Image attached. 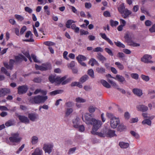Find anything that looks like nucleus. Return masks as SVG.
<instances>
[{
  "mask_svg": "<svg viewBox=\"0 0 155 155\" xmlns=\"http://www.w3.org/2000/svg\"><path fill=\"white\" fill-rule=\"evenodd\" d=\"M128 43L130 45L134 47H138L140 46L139 44L136 43L132 40H131L130 42Z\"/></svg>",
  "mask_w": 155,
  "mask_h": 155,
  "instance_id": "41",
  "label": "nucleus"
},
{
  "mask_svg": "<svg viewBox=\"0 0 155 155\" xmlns=\"http://www.w3.org/2000/svg\"><path fill=\"white\" fill-rule=\"evenodd\" d=\"M44 44L47 46H53L55 45L54 43L50 41H47L44 42Z\"/></svg>",
  "mask_w": 155,
  "mask_h": 155,
  "instance_id": "52",
  "label": "nucleus"
},
{
  "mask_svg": "<svg viewBox=\"0 0 155 155\" xmlns=\"http://www.w3.org/2000/svg\"><path fill=\"white\" fill-rule=\"evenodd\" d=\"M89 63L92 66H93L94 64H97L98 65L99 64L97 61L93 58H92L90 60Z\"/></svg>",
  "mask_w": 155,
  "mask_h": 155,
  "instance_id": "29",
  "label": "nucleus"
},
{
  "mask_svg": "<svg viewBox=\"0 0 155 155\" xmlns=\"http://www.w3.org/2000/svg\"><path fill=\"white\" fill-rule=\"evenodd\" d=\"M80 35H86L88 34L89 32L87 31H85L84 30L81 29L80 30Z\"/></svg>",
  "mask_w": 155,
  "mask_h": 155,
  "instance_id": "59",
  "label": "nucleus"
},
{
  "mask_svg": "<svg viewBox=\"0 0 155 155\" xmlns=\"http://www.w3.org/2000/svg\"><path fill=\"white\" fill-rule=\"evenodd\" d=\"M38 115L35 113L29 114H28V117L30 120L33 121H35L37 119Z\"/></svg>",
  "mask_w": 155,
  "mask_h": 155,
  "instance_id": "21",
  "label": "nucleus"
},
{
  "mask_svg": "<svg viewBox=\"0 0 155 155\" xmlns=\"http://www.w3.org/2000/svg\"><path fill=\"white\" fill-rule=\"evenodd\" d=\"M117 130L120 131H122L125 129V126L123 124H120L117 127Z\"/></svg>",
  "mask_w": 155,
  "mask_h": 155,
  "instance_id": "43",
  "label": "nucleus"
},
{
  "mask_svg": "<svg viewBox=\"0 0 155 155\" xmlns=\"http://www.w3.org/2000/svg\"><path fill=\"white\" fill-rule=\"evenodd\" d=\"M114 43L115 45L118 47L123 48H125V45L119 41L114 42Z\"/></svg>",
  "mask_w": 155,
  "mask_h": 155,
  "instance_id": "42",
  "label": "nucleus"
},
{
  "mask_svg": "<svg viewBox=\"0 0 155 155\" xmlns=\"http://www.w3.org/2000/svg\"><path fill=\"white\" fill-rule=\"evenodd\" d=\"M42 150L39 148H36L34 152L31 154V155H42Z\"/></svg>",
  "mask_w": 155,
  "mask_h": 155,
  "instance_id": "27",
  "label": "nucleus"
},
{
  "mask_svg": "<svg viewBox=\"0 0 155 155\" xmlns=\"http://www.w3.org/2000/svg\"><path fill=\"white\" fill-rule=\"evenodd\" d=\"M15 17L18 21H22L24 19V18L23 17H22V16H21L20 15H17V14L15 15Z\"/></svg>",
  "mask_w": 155,
  "mask_h": 155,
  "instance_id": "48",
  "label": "nucleus"
},
{
  "mask_svg": "<svg viewBox=\"0 0 155 155\" xmlns=\"http://www.w3.org/2000/svg\"><path fill=\"white\" fill-rule=\"evenodd\" d=\"M1 73L5 74L7 76L10 77V74L4 67H2L1 68Z\"/></svg>",
  "mask_w": 155,
  "mask_h": 155,
  "instance_id": "34",
  "label": "nucleus"
},
{
  "mask_svg": "<svg viewBox=\"0 0 155 155\" xmlns=\"http://www.w3.org/2000/svg\"><path fill=\"white\" fill-rule=\"evenodd\" d=\"M107 81L110 83L111 85L114 88H116V87H118V86L116 84V83L114 81L110 80L109 79H107Z\"/></svg>",
  "mask_w": 155,
  "mask_h": 155,
  "instance_id": "45",
  "label": "nucleus"
},
{
  "mask_svg": "<svg viewBox=\"0 0 155 155\" xmlns=\"http://www.w3.org/2000/svg\"><path fill=\"white\" fill-rule=\"evenodd\" d=\"M134 37V35L133 33L128 31L125 34L124 38L125 40V41L128 43L132 40Z\"/></svg>",
  "mask_w": 155,
  "mask_h": 155,
  "instance_id": "8",
  "label": "nucleus"
},
{
  "mask_svg": "<svg viewBox=\"0 0 155 155\" xmlns=\"http://www.w3.org/2000/svg\"><path fill=\"white\" fill-rule=\"evenodd\" d=\"M107 116L110 119V125L111 127L115 128L120 123L119 118L114 117L113 114L110 113H107Z\"/></svg>",
  "mask_w": 155,
  "mask_h": 155,
  "instance_id": "3",
  "label": "nucleus"
},
{
  "mask_svg": "<svg viewBox=\"0 0 155 155\" xmlns=\"http://www.w3.org/2000/svg\"><path fill=\"white\" fill-rule=\"evenodd\" d=\"M97 58L100 61H104L106 60L107 59L104 56L101 54V53H97Z\"/></svg>",
  "mask_w": 155,
  "mask_h": 155,
  "instance_id": "32",
  "label": "nucleus"
},
{
  "mask_svg": "<svg viewBox=\"0 0 155 155\" xmlns=\"http://www.w3.org/2000/svg\"><path fill=\"white\" fill-rule=\"evenodd\" d=\"M78 129V130L81 132H83L84 130V126L82 125H79L78 127L77 128Z\"/></svg>",
  "mask_w": 155,
  "mask_h": 155,
  "instance_id": "58",
  "label": "nucleus"
},
{
  "mask_svg": "<svg viewBox=\"0 0 155 155\" xmlns=\"http://www.w3.org/2000/svg\"><path fill=\"white\" fill-rule=\"evenodd\" d=\"M87 73L91 78H94V71L93 69H89L87 71Z\"/></svg>",
  "mask_w": 155,
  "mask_h": 155,
  "instance_id": "36",
  "label": "nucleus"
},
{
  "mask_svg": "<svg viewBox=\"0 0 155 155\" xmlns=\"http://www.w3.org/2000/svg\"><path fill=\"white\" fill-rule=\"evenodd\" d=\"M115 65H117L118 68L120 70H122L124 68V66L119 62H116L115 63Z\"/></svg>",
  "mask_w": 155,
  "mask_h": 155,
  "instance_id": "40",
  "label": "nucleus"
},
{
  "mask_svg": "<svg viewBox=\"0 0 155 155\" xmlns=\"http://www.w3.org/2000/svg\"><path fill=\"white\" fill-rule=\"evenodd\" d=\"M125 9V7L123 4H121L120 5L118 8V10L119 12L121 14H123L124 12Z\"/></svg>",
  "mask_w": 155,
  "mask_h": 155,
  "instance_id": "24",
  "label": "nucleus"
},
{
  "mask_svg": "<svg viewBox=\"0 0 155 155\" xmlns=\"http://www.w3.org/2000/svg\"><path fill=\"white\" fill-rule=\"evenodd\" d=\"M105 51L110 55L113 56L114 55V54L112 51L109 48H105Z\"/></svg>",
  "mask_w": 155,
  "mask_h": 155,
  "instance_id": "50",
  "label": "nucleus"
},
{
  "mask_svg": "<svg viewBox=\"0 0 155 155\" xmlns=\"http://www.w3.org/2000/svg\"><path fill=\"white\" fill-rule=\"evenodd\" d=\"M76 58L78 62L85 61L87 59V58L85 56L81 54L79 55Z\"/></svg>",
  "mask_w": 155,
  "mask_h": 155,
  "instance_id": "30",
  "label": "nucleus"
},
{
  "mask_svg": "<svg viewBox=\"0 0 155 155\" xmlns=\"http://www.w3.org/2000/svg\"><path fill=\"white\" fill-rule=\"evenodd\" d=\"M136 107L138 111L143 112L146 111L148 110V107L143 105H137Z\"/></svg>",
  "mask_w": 155,
  "mask_h": 155,
  "instance_id": "14",
  "label": "nucleus"
},
{
  "mask_svg": "<svg viewBox=\"0 0 155 155\" xmlns=\"http://www.w3.org/2000/svg\"><path fill=\"white\" fill-rule=\"evenodd\" d=\"M53 145L52 144L50 143H46L44 144L43 149L45 152L50 154L52 151Z\"/></svg>",
  "mask_w": 155,
  "mask_h": 155,
  "instance_id": "7",
  "label": "nucleus"
},
{
  "mask_svg": "<svg viewBox=\"0 0 155 155\" xmlns=\"http://www.w3.org/2000/svg\"><path fill=\"white\" fill-rule=\"evenodd\" d=\"M130 133L136 139H138L140 137L139 134L134 131H131Z\"/></svg>",
  "mask_w": 155,
  "mask_h": 155,
  "instance_id": "44",
  "label": "nucleus"
},
{
  "mask_svg": "<svg viewBox=\"0 0 155 155\" xmlns=\"http://www.w3.org/2000/svg\"><path fill=\"white\" fill-rule=\"evenodd\" d=\"M96 71L97 72L100 74H103L105 73V68L102 67H98L96 68Z\"/></svg>",
  "mask_w": 155,
  "mask_h": 155,
  "instance_id": "26",
  "label": "nucleus"
},
{
  "mask_svg": "<svg viewBox=\"0 0 155 155\" xmlns=\"http://www.w3.org/2000/svg\"><path fill=\"white\" fill-rule=\"evenodd\" d=\"M28 89V87L26 85H23L19 86L18 88V94H21L25 93Z\"/></svg>",
  "mask_w": 155,
  "mask_h": 155,
  "instance_id": "11",
  "label": "nucleus"
},
{
  "mask_svg": "<svg viewBox=\"0 0 155 155\" xmlns=\"http://www.w3.org/2000/svg\"><path fill=\"white\" fill-rule=\"evenodd\" d=\"M51 68V65L50 64H43L40 67V70L42 71H45L50 69Z\"/></svg>",
  "mask_w": 155,
  "mask_h": 155,
  "instance_id": "16",
  "label": "nucleus"
},
{
  "mask_svg": "<svg viewBox=\"0 0 155 155\" xmlns=\"http://www.w3.org/2000/svg\"><path fill=\"white\" fill-rule=\"evenodd\" d=\"M97 108L94 105H91L88 108V110L91 113H94Z\"/></svg>",
  "mask_w": 155,
  "mask_h": 155,
  "instance_id": "31",
  "label": "nucleus"
},
{
  "mask_svg": "<svg viewBox=\"0 0 155 155\" xmlns=\"http://www.w3.org/2000/svg\"><path fill=\"white\" fill-rule=\"evenodd\" d=\"M93 51L96 52H102L103 51V49L100 47H97L93 49Z\"/></svg>",
  "mask_w": 155,
  "mask_h": 155,
  "instance_id": "51",
  "label": "nucleus"
},
{
  "mask_svg": "<svg viewBox=\"0 0 155 155\" xmlns=\"http://www.w3.org/2000/svg\"><path fill=\"white\" fill-rule=\"evenodd\" d=\"M131 77L136 80L138 79L139 78V75L136 73H132L131 74Z\"/></svg>",
  "mask_w": 155,
  "mask_h": 155,
  "instance_id": "56",
  "label": "nucleus"
},
{
  "mask_svg": "<svg viewBox=\"0 0 155 155\" xmlns=\"http://www.w3.org/2000/svg\"><path fill=\"white\" fill-rule=\"evenodd\" d=\"M93 117V115L88 113L85 114L84 116H82V118L84 121L86 123L89 125L92 124L94 118H91Z\"/></svg>",
  "mask_w": 155,
  "mask_h": 155,
  "instance_id": "5",
  "label": "nucleus"
},
{
  "mask_svg": "<svg viewBox=\"0 0 155 155\" xmlns=\"http://www.w3.org/2000/svg\"><path fill=\"white\" fill-rule=\"evenodd\" d=\"M94 133H91L93 134L96 135L101 137H106V130L102 131L100 132L95 131Z\"/></svg>",
  "mask_w": 155,
  "mask_h": 155,
  "instance_id": "17",
  "label": "nucleus"
},
{
  "mask_svg": "<svg viewBox=\"0 0 155 155\" xmlns=\"http://www.w3.org/2000/svg\"><path fill=\"white\" fill-rule=\"evenodd\" d=\"M102 124V123L101 121L94 119L92 124H90L93 125L92 130L91 131V133H94L95 131H97L101 127Z\"/></svg>",
  "mask_w": 155,
  "mask_h": 155,
  "instance_id": "4",
  "label": "nucleus"
},
{
  "mask_svg": "<svg viewBox=\"0 0 155 155\" xmlns=\"http://www.w3.org/2000/svg\"><path fill=\"white\" fill-rule=\"evenodd\" d=\"M22 55H19L18 56H16L15 57L16 61L17 62H20L22 60L21 56Z\"/></svg>",
  "mask_w": 155,
  "mask_h": 155,
  "instance_id": "53",
  "label": "nucleus"
},
{
  "mask_svg": "<svg viewBox=\"0 0 155 155\" xmlns=\"http://www.w3.org/2000/svg\"><path fill=\"white\" fill-rule=\"evenodd\" d=\"M113 78L121 82H126L125 78L123 76L118 74L115 77Z\"/></svg>",
  "mask_w": 155,
  "mask_h": 155,
  "instance_id": "20",
  "label": "nucleus"
},
{
  "mask_svg": "<svg viewBox=\"0 0 155 155\" xmlns=\"http://www.w3.org/2000/svg\"><path fill=\"white\" fill-rule=\"evenodd\" d=\"M129 145L128 143L124 142H120L119 143V145L122 148H126L129 146Z\"/></svg>",
  "mask_w": 155,
  "mask_h": 155,
  "instance_id": "28",
  "label": "nucleus"
},
{
  "mask_svg": "<svg viewBox=\"0 0 155 155\" xmlns=\"http://www.w3.org/2000/svg\"><path fill=\"white\" fill-rule=\"evenodd\" d=\"M68 54V52L67 51H64L63 53V56L64 58L67 60H69V58L67 57V55Z\"/></svg>",
  "mask_w": 155,
  "mask_h": 155,
  "instance_id": "62",
  "label": "nucleus"
},
{
  "mask_svg": "<svg viewBox=\"0 0 155 155\" xmlns=\"http://www.w3.org/2000/svg\"><path fill=\"white\" fill-rule=\"evenodd\" d=\"M48 99V97L47 96L38 95L30 97L29 100L32 104H39L44 103Z\"/></svg>",
  "mask_w": 155,
  "mask_h": 155,
  "instance_id": "2",
  "label": "nucleus"
},
{
  "mask_svg": "<svg viewBox=\"0 0 155 155\" xmlns=\"http://www.w3.org/2000/svg\"><path fill=\"white\" fill-rule=\"evenodd\" d=\"M149 30L151 32H155V24L153 25Z\"/></svg>",
  "mask_w": 155,
  "mask_h": 155,
  "instance_id": "64",
  "label": "nucleus"
},
{
  "mask_svg": "<svg viewBox=\"0 0 155 155\" xmlns=\"http://www.w3.org/2000/svg\"><path fill=\"white\" fill-rule=\"evenodd\" d=\"M100 35L101 36V38L105 40L106 41L107 40L108 38H107L106 34L105 33H100Z\"/></svg>",
  "mask_w": 155,
  "mask_h": 155,
  "instance_id": "60",
  "label": "nucleus"
},
{
  "mask_svg": "<svg viewBox=\"0 0 155 155\" xmlns=\"http://www.w3.org/2000/svg\"><path fill=\"white\" fill-rule=\"evenodd\" d=\"M11 93L10 90L8 88H0V97H3Z\"/></svg>",
  "mask_w": 155,
  "mask_h": 155,
  "instance_id": "9",
  "label": "nucleus"
},
{
  "mask_svg": "<svg viewBox=\"0 0 155 155\" xmlns=\"http://www.w3.org/2000/svg\"><path fill=\"white\" fill-rule=\"evenodd\" d=\"M110 24L112 26H116L118 24V22L117 21H114L111 20L110 21Z\"/></svg>",
  "mask_w": 155,
  "mask_h": 155,
  "instance_id": "49",
  "label": "nucleus"
},
{
  "mask_svg": "<svg viewBox=\"0 0 155 155\" xmlns=\"http://www.w3.org/2000/svg\"><path fill=\"white\" fill-rule=\"evenodd\" d=\"M66 76L60 78L52 75L49 76V80L52 83L54 82H55L58 84L61 83L62 85H63L66 84L72 80L71 78H69L66 79Z\"/></svg>",
  "mask_w": 155,
  "mask_h": 155,
  "instance_id": "1",
  "label": "nucleus"
},
{
  "mask_svg": "<svg viewBox=\"0 0 155 155\" xmlns=\"http://www.w3.org/2000/svg\"><path fill=\"white\" fill-rule=\"evenodd\" d=\"M73 111V109L72 108H67L65 113V116L67 117Z\"/></svg>",
  "mask_w": 155,
  "mask_h": 155,
  "instance_id": "46",
  "label": "nucleus"
},
{
  "mask_svg": "<svg viewBox=\"0 0 155 155\" xmlns=\"http://www.w3.org/2000/svg\"><path fill=\"white\" fill-rule=\"evenodd\" d=\"M106 137H111L116 136L115 134V131L113 130H106Z\"/></svg>",
  "mask_w": 155,
  "mask_h": 155,
  "instance_id": "15",
  "label": "nucleus"
},
{
  "mask_svg": "<svg viewBox=\"0 0 155 155\" xmlns=\"http://www.w3.org/2000/svg\"><path fill=\"white\" fill-rule=\"evenodd\" d=\"M142 124L143 125L147 124L150 126L151 124V121L149 119H146L142 121Z\"/></svg>",
  "mask_w": 155,
  "mask_h": 155,
  "instance_id": "38",
  "label": "nucleus"
},
{
  "mask_svg": "<svg viewBox=\"0 0 155 155\" xmlns=\"http://www.w3.org/2000/svg\"><path fill=\"white\" fill-rule=\"evenodd\" d=\"M71 87L77 86L78 87L81 88L82 87V85L79 82H72L71 84Z\"/></svg>",
  "mask_w": 155,
  "mask_h": 155,
  "instance_id": "33",
  "label": "nucleus"
},
{
  "mask_svg": "<svg viewBox=\"0 0 155 155\" xmlns=\"http://www.w3.org/2000/svg\"><path fill=\"white\" fill-rule=\"evenodd\" d=\"M133 93L135 95L138 96H140L142 95V91L138 88H134L132 90Z\"/></svg>",
  "mask_w": 155,
  "mask_h": 155,
  "instance_id": "19",
  "label": "nucleus"
},
{
  "mask_svg": "<svg viewBox=\"0 0 155 155\" xmlns=\"http://www.w3.org/2000/svg\"><path fill=\"white\" fill-rule=\"evenodd\" d=\"M25 10L26 12H27L29 13H31L32 12V9L28 7H25Z\"/></svg>",
  "mask_w": 155,
  "mask_h": 155,
  "instance_id": "61",
  "label": "nucleus"
},
{
  "mask_svg": "<svg viewBox=\"0 0 155 155\" xmlns=\"http://www.w3.org/2000/svg\"><path fill=\"white\" fill-rule=\"evenodd\" d=\"M75 101L77 103H84L86 102V100L80 97H78L76 98Z\"/></svg>",
  "mask_w": 155,
  "mask_h": 155,
  "instance_id": "39",
  "label": "nucleus"
},
{
  "mask_svg": "<svg viewBox=\"0 0 155 155\" xmlns=\"http://www.w3.org/2000/svg\"><path fill=\"white\" fill-rule=\"evenodd\" d=\"M132 12L130 11L127 9H126L124 11V14H122V16L124 18H126L129 17V16L130 15Z\"/></svg>",
  "mask_w": 155,
  "mask_h": 155,
  "instance_id": "22",
  "label": "nucleus"
},
{
  "mask_svg": "<svg viewBox=\"0 0 155 155\" xmlns=\"http://www.w3.org/2000/svg\"><path fill=\"white\" fill-rule=\"evenodd\" d=\"M76 22V21H75L72 20H69L67 21L66 22V27L68 28H70V26L71 25V24L72 23H75Z\"/></svg>",
  "mask_w": 155,
  "mask_h": 155,
  "instance_id": "37",
  "label": "nucleus"
},
{
  "mask_svg": "<svg viewBox=\"0 0 155 155\" xmlns=\"http://www.w3.org/2000/svg\"><path fill=\"white\" fill-rule=\"evenodd\" d=\"M152 57L150 55L148 54L144 55L141 58V61L146 63H152L153 61L150 60Z\"/></svg>",
  "mask_w": 155,
  "mask_h": 155,
  "instance_id": "10",
  "label": "nucleus"
},
{
  "mask_svg": "<svg viewBox=\"0 0 155 155\" xmlns=\"http://www.w3.org/2000/svg\"><path fill=\"white\" fill-rule=\"evenodd\" d=\"M38 138L36 136H33L31 138V143L33 145L36 144L38 143Z\"/></svg>",
  "mask_w": 155,
  "mask_h": 155,
  "instance_id": "23",
  "label": "nucleus"
},
{
  "mask_svg": "<svg viewBox=\"0 0 155 155\" xmlns=\"http://www.w3.org/2000/svg\"><path fill=\"white\" fill-rule=\"evenodd\" d=\"M15 61L14 60L10 59L9 61V64L7 62H4V66L7 69L12 70L13 68V65Z\"/></svg>",
  "mask_w": 155,
  "mask_h": 155,
  "instance_id": "13",
  "label": "nucleus"
},
{
  "mask_svg": "<svg viewBox=\"0 0 155 155\" xmlns=\"http://www.w3.org/2000/svg\"><path fill=\"white\" fill-rule=\"evenodd\" d=\"M75 65V63L74 61H72L70 63L68 64V67H73Z\"/></svg>",
  "mask_w": 155,
  "mask_h": 155,
  "instance_id": "63",
  "label": "nucleus"
},
{
  "mask_svg": "<svg viewBox=\"0 0 155 155\" xmlns=\"http://www.w3.org/2000/svg\"><path fill=\"white\" fill-rule=\"evenodd\" d=\"M66 106L68 107H72L74 105V103L71 101H69L66 102L65 104Z\"/></svg>",
  "mask_w": 155,
  "mask_h": 155,
  "instance_id": "47",
  "label": "nucleus"
},
{
  "mask_svg": "<svg viewBox=\"0 0 155 155\" xmlns=\"http://www.w3.org/2000/svg\"><path fill=\"white\" fill-rule=\"evenodd\" d=\"M76 148V147L71 148L69 149L68 153V154H71L74 153L75 151Z\"/></svg>",
  "mask_w": 155,
  "mask_h": 155,
  "instance_id": "57",
  "label": "nucleus"
},
{
  "mask_svg": "<svg viewBox=\"0 0 155 155\" xmlns=\"http://www.w3.org/2000/svg\"><path fill=\"white\" fill-rule=\"evenodd\" d=\"M141 78L146 81H149L150 78L148 76H146L144 75H142L141 76Z\"/></svg>",
  "mask_w": 155,
  "mask_h": 155,
  "instance_id": "54",
  "label": "nucleus"
},
{
  "mask_svg": "<svg viewBox=\"0 0 155 155\" xmlns=\"http://www.w3.org/2000/svg\"><path fill=\"white\" fill-rule=\"evenodd\" d=\"M17 117L20 121L22 123L27 124L29 123L30 122L29 120L27 117L25 116L18 115Z\"/></svg>",
  "mask_w": 155,
  "mask_h": 155,
  "instance_id": "12",
  "label": "nucleus"
},
{
  "mask_svg": "<svg viewBox=\"0 0 155 155\" xmlns=\"http://www.w3.org/2000/svg\"><path fill=\"white\" fill-rule=\"evenodd\" d=\"M88 78V76L87 75H85L81 78L79 81L81 83H83L87 80Z\"/></svg>",
  "mask_w": 155,
  "mask_h": 155,
  "instance_id": "35",
  "label": "nucleus"
},
{
  "mask_svg": "<svg viewBox=\"0 0 155 155\" xmlns=\"http://www.w3.org/2000/svg\"><path fill=\"white\" fill-rule=\"evenodd\" d=\"M73 126L75 128H78L80 125V119L78 118L74 119L72 120Z\"/></svg>",
  "mask_w": 155,
  "mask_h": 155,
  "instance_id": "18",
  "label": "nucleus"
},
{
  "mask_svg": "<svg viewBox=\"0 0 155 155\" xmlns=\"http://www.w3.org/2000/svg\"><path fill=\"white\" fill-rule=\"evenodd\" d=\"M100 82L105 87L107 88H109L111 87L110 85L106 81L104 80H101Z\"/></svg>",
  "mask_w": 155,
  "mask_h": 155,
  "instance_id": "25",
  "label": "nucleus"
},
{
  "mask_svg": "<svg viewBox=\"0 0 155 155\" xmlns=\"http://www.w3.org/2000/svg\"><path fill=\"white\" fill-rule=\"evenodd\" d=\"M61 91V90H55L50 92V94L51 95H55L57 94L60 93Z\"/></svg>",
  "mask_w": 155,
  "mask_h": 155,
  "instance_id": "55",
  "label": "nucleus"
},
{
  "mask_svg": "<svg viewBox=\"0 0 155 155\" xmlns=\"http://www.w3.org/2000/svg\"><path fill=\"white\" fill-rule=\"evenodd\" d=\"M9 139L12 143H18L20 142L21 138L19 137V134L18 133H15L12 134Z\"/></svg>",
  "mask_w": 155,
  "mask_h": 155,
  "instance_id": "6",
  "label": "nucleus"
}]
</instances>
